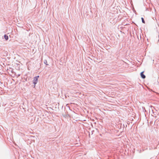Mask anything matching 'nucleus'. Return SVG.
Segmentation results:
<instances>
[{
  "label": "nucleus",
  "instance_id": "obj_3",
  "mask_svg": "<svg viewBox=\"0 0 159 159\" xmlns=\"http://www.w3.org/2000/svg\"><path fill=\"white\" fill-rule=\"evenodd\" d=\"M4 38L6 40H7L8 39V37L7 35H5L4 36Z\"/></svg>",
  "mask_w": 159,
  "mask_h": 159
},
{
  "label": "nucleus",
  "instance_id": "obj_4",
  "mask_svg": "<svg viewBox=\"0 0 159 159\" xmlns=\"http://www.w3.org/2000/svg\"><path fill=\"white\" fill-rule=\"evenodd\" d=\"M141 19L142 20V22L144 24L145 23V21L144 20V19L143 17L141 18Z\"/></svg>",
  "mask_w": 159,
  "mask_h": 159
},
{
  "label": "nucleus",
  "instance_id": "obj_1",
  "mask_svg": "<svg viewBox=\"0 0 159 159\" xmlns=\"http://www.w3.org/2000/svg\"><path fill=\"white\" fill-rule=\"evenodd\" d=\"M39 77V76H38L34 78L33 83L34 84V87L35 86V85L38 82V79Z\"/></svg>",
  "mask_w": 159,
  "mask_h": 159
},
{
  "label": "nucleus",
  "instance_id": "obj_2",
  "mask_svg": "<svg viewBox=\"0 0 159 159\" xmlns=\"http://www.w3.org/2000/svg\"><path fill=\"white\" fill-rule=\"evenodd\" d=\"M143 71L141 73L140 75L141 77L143 79H145V76L143 74Z\"/></svg>",
  "mask_w": 159,
  "mask_h": 159
}]
</instances>
